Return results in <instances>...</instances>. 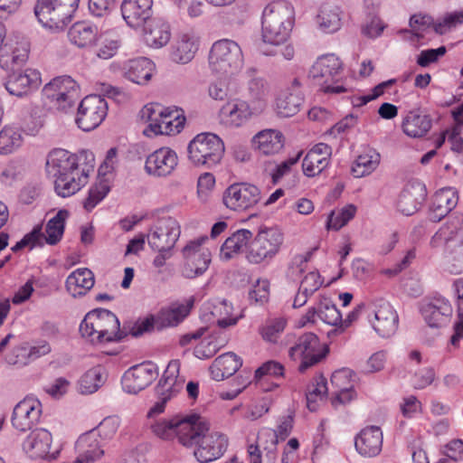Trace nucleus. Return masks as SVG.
Here are the masks:
<instances>
[{"label": "nucleus", "instance_id": "f257e3e1", "mask_svg": "<svg viewBox=\"0 0 463 463\" xmlns=\"http://www.w3.org/2000/svg\"><path fill=\"white\" fill-rule=\"evenodd\" d=\"M92 164L79 168L78 157L63 149L52 151L47 159L46 170L54 178V189L58 195L69 197L87 184Z\"/></svg>", "mask_w": 463, "mask_h": 463}, {"label": "nucleus", "instance_id": "f03ea898", "mask_svg": "<svg viewBox=\"0 0 463 463\" xmlns=\"http://www.w3.org/2000/svg\"><path fill=\"white\" fill-rule=\"evenodd\" d=\"M119 326V320L114 313L100 308L85 316L80 325V333L95 345L118 342L123 338Z\"/></svg>", "mask_w": 463, "mask_h": 463}, {"label": "nucleus", "instance_id": "7ed1b4c3", "mask_svg": "<svg viewBox=\"0 0 463 463\" xmlns=\"http://www.w3.org/2000/svg\"><path fill=\"white\" fill-rule=\"evenodd\" d=\"M293 26V9L284 1L269 4L263 10V41L279 45L286 42Z\"/></svg>", "mask_w": 463, "mask_h": 463}, {"label": "nucleus", "instance_id": "20e7f679", "mask_svg": "<svg viewBox=\"0 0 463 463\" xmlns=\"http://www.w3.org/2000/svg\"><path fill=\"white\" fill-rule=\"evenodd\" d=\"M209 424L198 415L194 416L193 430L194 439L187 449L194 448V455L200 463H209L223 455L228 447L227 438L219 432H209Z\"/></svg>", "mask_w": 463, "mask_h": 463}, {"label": "nucleus", "instance_id": "39448f33", "mask_svg": "<svg viewBox=\"0 0 463 463\" xmlns=\"http://www.w3.org/2000/svg\"><path fill=\"white\" fill-rule=\"evenodd\" d=\"M224 151L223 141L210 132L196 135L187 146L188 160L194 166L212 168L219 165Z\"/></svg>", "mask_w": 463, "mask_h": 463}, {"label": "nucleus", "instance_id": "423d86ee", "mask_svg": "<svg viewBox=\"0 0 463 463\" xmlns=\"http://www.w3.org/2000/svg\"><path fill=\"white\" fill-rule=\"evenodd\" d=\"M46 102L54 109L67 113L80 99V88L70 76H59L44 85L42 90Z\"/></svg>", "mask_w": 463, "mask_h": 463}, {"label": "nucleus", "instance_id": "0eeeda50", "mask_svg": "<svg viewBox=\"0 0 463 463\" xmlns=\"http://www.w3.org/2000/svg\"><path fill=\"white\" fill-rule=\"evenodd\" d=\"M80 0H38L34 14L50 29L62 30L71 22Z\"/></svg>", "mask_w": 463, "mask_h": 463}, {"label": "nucleus", "instance_id": "6e6552de", "mask_svg": "<svg viewBox=\"0 0 463 463\" xmlns=\"http://www.w3.org/2000/svg\"><path fill=\"white\" fill-rule=\"evenodd\" d=\"M209 64L212 71L220 75H232L243 65L241 46L230 39L215 42L210 51Z\"/></svg>", "mask_w": 463, "mask_h": 463}, {"label": "nucleus", "instance_id": "1a4fd4ad", "mask_svg": "<svg viewBox=\"0 0 463 463\" xmlns=\"http://www.w3.org/2000/svg\"><path fill=\"white\" fill-rule=\"evenodd\" d=\"M343 67L339 58L333 54L320 56L309 71V77L325 93L340 94L346 89L339 84Z\"/></svg>", "mask_w": 463, "mask_h": 463}, {"label": "nucleus", "instance_id": "9d476101", "mask_svg": "<svg viewBox=\"0 0 463 463\" xmlns=\"http://www.w3.org/2000/svg\"><path fill=\"white\" fill-rule=\"evenodd\" d=\"M140 118L149 123V130L156 135L179 133L185 118L178 109H164L159 104H147L140 111Z\"/></svg>", "mask_w": 463, "mask_h": 463}, {"label": "nucleus", "instance_id": "9b49d317", "mask_svg": "<svg viewBox=\"0 0 463 463\" xmlns=\"http://www.w3.org/2000/svg\"><path fill=\"white\" fill-rule=\"evenodd\" d=\"M283 241L284 235L279 228H260L247 255L249 261L254 264L270 261L279 253Z\"/></svg>", "mask_w": 463, "mask_h": 463}, {"label": "nucleus", "instance_id": "f8f14e48", "mask_svg": "<svg viewBox=\"0 0 463 463\" xmlns=\"http://www.w3.org/2000/svg\"><path fill=\"white\" fill-rule=\"evenodd\" d=\"M328 348L321 344L314 333L301 335L293 346L288 350V356L294 361L300 360L298 366L300 373L320 363L327 354Z\"/></svg>", "mask_w": 463, "mask_h": 463}, {"label": "nucleus", "instance_id": "ddd939ff", "mask_svg": "<svg viewBox=\"0 0 463 463\" xmlns=\"http://www.w3.org/2000/svg\"><path fill=\"white\" fill-rule=\"evenodd\" d=\"M195 415L184 418L175 417L170 420H156L150 425V429L155 436L165 441L176 439L179 444L190 445L194 434L193 430V421Z\"/></svg>", "mask_w": 463, "mask_h": 463}, {"label": "nucleus", "instance_id": "4468645a", "mask_svg": "<svg viewBox=\"0 0 463 463\" xmlns=\"http://www.w3.org/2000/svg\"><path fill=\"white\" fill-rule=\"evenodd\" d=\"M459 229L453 223L441 227L431 238L432 247H438L443 241H446V269L452 274L463 271V242L451 239L453 233Z\"/></svg>", "mask_w": 463, "mask_h": 463}, {"label": "nucleus", "instance_id": "2eb2a0df", "mask_svg": "<svg viewBox=\"0 0 463 463\" xmlns=\"http://www.w3.org/2000/svg\"><path fill=\"white\" fill-rule=\"evenodd\" d=\"M261 199L260 188L249 183L231 184L223 193L224 205L235 212H244L255 207Z\"/></svg>", "mask_w": 463, "mask_h": 463}, {"label": "nucleus", "instance_id": "dca6fc26", "mask_svg": "<svg viewBox=\"0 0 463 463\" xmlns=\"http://www.w3.org/2000/svg\"><path fill=\"white\" fill-rule=\"evenodd\" d=\"M107 112L106 100L99 95H90L80 101L75 121L83 131H90L101 124Z\"/></svg>", "mask_w": 463, "mask_h": 463}, {"label": "nucleus", "instance_id": "f3484780", "mask_svg": "<svg viewBox=\"0 0 463 463\" xmlns=\"http://www.w3.org/2000/svg\"><path fill=\"white\" fill-rule=\"evenodd\" d=\"M180 225L173 217L158 220L147 234V242L154 250H171L180 236Z\"/></svg>", "mask_w": 463, "mask_h": 463}, {"label": "nucleus", "instance_id": "a211bd4d", "mask_svg": "<svg viewBox=\"0 0 463 463\" xmlns=\"http://www.w3.org/2000/svg\"><path fill=\"white\" fill-rule=\"evenodd\" d=\"M207 240V237H201L195 241H190L183 250L185 259L182 274L186 279H194L202 276L209 267L211 262V253L208 250H202V244Z\"/></svg>", "mask_w": 463, "mask_h": 463}, {"label": "nucleus", "instance_id": "6ab92c4d", "mask_svg": "<svg viewBox=\"0 0 463 463\" xmlns=\"http://www.w3.org/2000/svg\"><path fill=\"white\" fill-rule=\"evenodd\" d=\"M157 375V366L152 362H145L134 365L123 375V390L128 393L137 394L149 386Z\"/></svg>", "mask_w": 463, "mask_h": 463}, {"label": "nucleus", "instance_id": "aec40b11", "mask_svg": "<svg viewBox=\"0 0 463 463\" xmlns=\"http://www.w3.org/2000/svg\"><path fill=\"white\" fill-rule=\"evenodd\" d=\"M42 415V404L33 397H26L14 408L11 422L13 427L25 432L36 425Z\"/></svg>", "mask_w": 463, "mask_h": 463}, {"label": "nucleus", "instance_id": "412c9836", "mask_svg": "<svg viewBox=\"0 0 463 463\" xmlns=\"http://www.w3.org/2000/svg\"><path fill=\"white\" fill-rule=\"evenodd\" d=\"M262 112L244 99H233L221 109L220 117L226 126L238 128Z\"/></svg>", "mask_w": 463, "mask_h": 463}, {"label": "nucleus", "instance_id": "4be33fe9", "mask_svg": "<svg viewBox=\"0 0 463 463\" xmlns=\"http://www.w3.org/2000/svg\"><path fill=\"white\" fill-rule=\"evenodd\" d=\"M28 55L27 40L20 35L9 36L0 49V67L7 71L21 66L27 61Z\"/></svg>", "mask_w": 463, "mask_h": 463}, {"label": "nucleus", "instance_id": "5701e85b", "mask_svg": "<svg viewBox=\"0 0 463 463\" xmlns=\"http://www.w3.org/2000/svg\"><path fill=\"white\" fill-rule=\"evenodd\" d=\"M372 314L374 320L371 321L373 329L383 337L392 335L398 328V315L392 306L384 299H377L372 304Z\"/></svg>", "mask_w": 463, "mask_h": 463}, {"label": "nucleus", "instance_id": "b1692460", "mask_svg": "<svg viewBox=\"0 0 463 463\" xmlns=\"http://www.w3.org/2000/svg\"><path fill=\"white\" fill-rule=\"evenodd\" d=\"M177 165V154L169 147H161L146 157L145 170L149 175L165 177L171 175Z\"/></svg>", "mask_w": 463, "mask_h": 463}, {"label": "nucleus", "instance_id": "393cba45", "mask_svg": "<svg viewBox=\"0 0 463 463\" xmlns=\"http://www.w3.org/2000/svg\"><path fill=\"white\" fill-rule=\"evenodd\" d=\"M153 0H124L121 13L127 24L132 28H142L153 18Z\"/></svg>", "mask_w": 463, "mask_h": 463}, {"label": "nucleus", "instance_id": "a878e982", "mask_svg": "<svg viewBox=\"0 0 463 463\" xmlns=\"http://www.w3.org/2000/svg\"><path fill=\"white\" fill-rule=\"evenodd\" d=\"M425 185L418 181L408 183L401 192L397 209L402 214L410 216L414 214L426 199Z\"/></svg>", "mask_w": 463, "mask_h": 463}, {"label": "nucleus", "instance_id": "bb28decb", "mask_svg": "<svg viewBox=\"0 0 463 463\" xmlns=\"http://www.w3.org/2000/svg\"><path fill=\"white\" fill-rule=\"evenodd\" d=\"M452 307L442 297L432 298L424 302L420 307L421 315L430 327H440L452 315Z\"/></svg>", "mask_w": 463, "mask_h": 463}, {"label": "nucleus", "instance_id": "cd10ccee", "mask_svg": "<svg viewBox=\"0 0 463 463\" xmlns=\"http://www.w3.org/2000/svg\"><path fill=\"white\" fill-rule=\"evenodd\" d=\"M41 83L40 72L27 69L24 72H14L5 82L6 90L13 96L22 98L37 89Z\"/></svg>", "mask_w": 463, "mask_h": 463}, {"label": "nucleus", "instance_id": "c85d7f7f", "mask_svg": "<svg viewBox=\"0 0 463 463\" xmlns=\"http://www.w3.org/2000/svg\"><path fill=\"white\" fill-rule=\"evenodd\" d=\"M332 155V147L319 143L314 146L306 155L302 162L303 173L308 177H314L326 169Z\"/></svg>", "mask_w": 463, "mask_h": 463}, {"label": "nucleus", "instance_id": "c756f323", "mask_svg": "<svg viewBox=\"0 0 463 463\" xmlns=\"http://www.w3.org/2000/svg\"><path fill=\"white\" fill-rule=\"evenodd\" d=\"M357 452L366 458L377 456L382 451L383 432L379 427L371 426L360 431L354 440Z\"/></svg>", "mask_w": 463, "mask_h": 463}, {"label": "nucleus", "instance_id": "7c9ffc66", "mask_svg": "<svg viewBox=\"0 0 463 463\" xmlns=\"http://www.w3.org/2000/svg\"><path fill=\"white\" fill-rule=\"evenodd\" d=\"M146 43L153 48H161L171 38L170 25L159 17H153L142 27Z\"/></svg>", "mask_w": 463, "mask_h": 463}, {"label": "nucleus", "instance_id": "2f4dec72", "mask_svg": "<svg viewBox=\"0 0 463 463\" xmlns=\"http://www.w3.org/2000/svg\"><path fill=\"white\" fill-rule=\"evenodd\" d=\"M180 363L178 360L169 362L162 378L156 385L157 395L169 396L171 399L179 392L184 383V380L179 377Z\"/></svg>", "mask_w": 463, "mask_h": 463}, {"label": "nucleus", "instance_id": "473e14b6", "mask_svg": "<svg viewBox=\"0 0 463 463\" xmlns=\"http://www.w3.org/2000/svg\"><path fill=\"white\" fill-rule=\"evenodd\" d=\"M51 443V433L45 429H36L24 439L23 449L31 458H44L49 454Z\"/></svg>", "mask_w": 463, "mask_h": 463}, {"label": "nucleus", "instance_id": "72a5a7b5", "mask_svg": "<svg viewBox=\"0 0 463 463\" xmlns=\"http://www.w3.org/2000/svg\"><path fill=\"white\" fill-rule=\"evenodd\" d=\"M242 366V359L233 352H227L216 357L209 370L215 381H223L232 376Z\"/></svg>", "mask_w": 463, "mask_h": 463}, {"label": "nucleus", "instance_id": "f704fd0d", "mask_svg": "<svg viewBox=\"0 0 463 463\" xmlns=\"http://www.w3.org/2000/svg\"><path fill=\"white\" fill-rule=\"evenodd\" d=\"M252 143L260 154L270 156L279 153L283 148L284 138L279 130L264 129L253 137Z\"/></svg>", "mask_w": 463, "mask_h": 463}, {"label": "nucleus", "instance_id": "c9c22d12", "mask_svg": "<svg viewBox=\"0 0 463 463\" xmlns=\"http://www.w3.org/2000/svg\"><path fill=\"white\" fill-rule=\"evenodd\" d=\"M154 71V62L140 57L128 61L124 67V76L134 83L146 84L153 76Z\"/></svg>", "mask_w": 463, "mask_h": 463}, {"label": "nucleus", "instance_id": "e433bc0d", "mask_svg": "<svg viewBox=\"0 0 463 463\" xmlns=\"http://www.w3.org/2000/svg\"><path fill=\"white\" fill-rule=\"evenodd\" d=\"M458 197L452 188H445L438 191L433 198L430 219L439 222L458 204Z\"/></svg>", "mask_w": 463, "mask_h": 463}, {"label": "nucleus", "instance_id": "4c0bfd02", "mask_svg": "<svg viewBox=\"0 0 463 463\" xmlns=\"http://www.w3.org/2000/svg\"><path fill=\"white\" fill-rule=\"evenodd\" d=\"M93 272L86 268L77 269L66 279V289L73 297H82L94 286Z\"/></svg>", "mask_w": 463, "mask_h": 463}, {"label": "nucleus", "instance_id": "58836bf2", "mask_svg": "<svg viewBox=\"0 0 463 463\" xmlns=\"http://www.w3.org/2000/svg\"><path fill=\"white\" fill-rule=\"evenodd\" d=\"M431 118L420 110L410 111L402 121L403 132L411 137H421L431 128Z\"/></svg>", "mask_w": 463, "mask_h": 463}, {"label": "nucleus", "instance_id": "ea45409f", "mask_svg": "<svg viewBox=\"0 0 463 463\" xmlns=\"http://www.w3.org/2000/svg\"><path fill=\"white\" fill-rule=\"evenodd\" d=\"M198 50V38L193 33L179 35L172 52L175 62L185 64L193 60Z\"/></svg>", "mask_w": 463, "mask_h": 463}, {"label": "nucleus", "instance_id": "a19ab883", "mask_svg": "<svg viewBox=\"0 0 463 463\" xmlns=\"http://www.w3.org/2000/svg\"><path fill=\"white\" fill-rule=\"evenodd\" d=\"M252 232L247 229L234 232L222 245L220 250L221 259L228 260L242 252L252 239Z\"/></svg>", "mask_w": 463, "mask_h": 463}, {"label": "nucleus", "instance_id": "79ce46f5", "mask_svg": "<svg viewBox=\"0 0 463 463\" xmlns=\"http://www.w3.org/2000/svg\"><path fill=\"white\" fill-rule=\"evenodd\" d=\"M98 27L87 23H75L68 32L70 42L79 48H87L96 43L98 39Z\"/></svg>", "mask_w": 463, "mask_h": 463}, {"label": "nucleus", "instance_id": "37998d69", "mask_svg": "<svg viewBox=\"0 0 463 463\" xmlns=\"http://www.w3.org/2000/svg\"><path fill=\"white\" fill-rule=\"evenodd\" d=\"M303 103V97L298 90H285L276 99L275 110L281 118L296 115Z\"/></svg>", "mask_w": 463, "mask_h": 463}, {"label": "nucleus", "instance_id": "c03bdc74", "mask_svg": "<svg viewBox=\"0 0 463 463\" xmlns=\"http://www.w3.org/2000/svg\"><path fill=\"white\" fill-rule=\"evenodd\" d=\"M246 95V100L263 113L268 106V83L262 78H252L248 81Z\"/></svg>", "mask_w": 463, "mask_h": 463}, {"label": "nucleus", "instance_id": "a18cd8bd", "mask_svg": "<svg viewBox=\"0 0 463 463\" xmlns=\"http://www.w3.org/2000/svg\"><path fill=\"white\" fill-rule=\"evenodd\" d=\"M188 305H173L169 307L162 308L156 315L157 330L166 327L176 326L190 313Z\"/></svg>", "mask_w": 463, "mask_h": 463}, {"label": "nucleus", "instance_id": "49530a36", "mask_svg": "<svg viewBox=\"0 0 463 463\" xmlns=\"http://www.w3.org/2000/svg\"><path fill=\"white\" fill-rule=\"evenodd\" d=\"M207 309L213 317V323H216L220 328L234 326L238 322L237 317H232V306L224 299H216L209 303Z\"/></svg>", "mask_w": 463, "mask_h": 463}, {"label": "nucleus", "instance_id": "de8ad7c7", "mask_svg": "<svg viewBox=\"0 0 463 463\" xmlns=\"http://www.w3.org/2000/svg\"><path fill=\"white\" fill-rule=\"evenodd\" d=\"M340 8L337 5H324L317 16V24L326 33L336 32L341 26Z\"/></svg>", "mask_w": 463, "mask_h": 463}, {"label": "nucleus", "instance_id": "09e8293b", "mask_svg": "<svg viewBox=\"0 0 463 463\" xmlns=\"http://www.w3.org/2000/svg\"><path fill=\"white\" fill-rule=\"evenodd\" d=\"M69 213L66 210H60L54 217L50 219L45 227V233H43V241L47 244L55 245L62 238L65 229V220Z\"/></svg>", "mask_w": 463, "mask_h": 463}, {"label": "nucleus", "instance_id": "8fccbe9b", "mask_svg": "<svg viewBox=\"0 0 463 463\" xmlns=\"http://www.w3.org/2000/svg\"><path fill=\"white\" fill-rule=\"evenodd\" d=\"M106 381L105 370L96 366L87 371L79 381V391L82 394H91L98 391Z\"/></svg>", "mask_w": 463, "mask_h": 463}, {"label": "nucleus", "instance_id": "3c124183", "mask_svg": "<svg viewBox=\"0 0 463 463\" xmlns=\"http://www.w3.org/2000/svg\"><path fill=\"white\" fill-rule=\"evenodd\" d=\"M380 163V155L374 150L357 156L352 165V174L354 177L360 178L373 172Z\"/></svg>", "mask_w": 463, "mask_h": 463}, {"label": "nucleus", "instance_id": "603ef678", "mask_svg": "<svg viewBox=\"0 0 463 463\" xmlns=\"http://www.w3.org/2000/svg\"><path fill=\"white\" fill-rule=\"evenodd\" d=\"M286 326L287 320L284 317H270L266 319L259 332L266 342L276 343L285 330Z\"/></svg>", "mask_w": 463, "mask_h": 463}, {"label": "nucleus", "instance_id": "864d4df0", "mask_svg": "<svg viewBox=\"0 0 463 463\" xmlns=\"http://www.w3.org/2000/svg\"><path fill=\"white\" fill-rule=\"evenodd\" d=\"M21 133L14 128L5 127L0 131V154H11L22 146Z\"/></svg>", "mask_w": 463, "mask_h": 463}, {"label": "nucleus", "instance_id": "5fc2aeb1", "mask_svg": "<svg viewBox=\"0 0 463 463\" xmlns=\"http://www.w3.org/2000/svg\"><path fill=\"white\" fill-rule=\"evenodd\" d=\"M326 379L323 376H318L315 382L307 387V406L310 411L317 410L318 401H322L327 393Z\"/></svg>", "mask_w": 463, "mask_h": 463}, {"label": "nucleus", "instance_id": "6e6d98bb", "mask_svg": "<svg viewBox=\"0 0 463 463\" xmlns=\"http://www.w3.org/2000/svg\"><path fill=\"white\" fill-rule=\"evenodd\" d=\"M356 213V207L353 204L346 205L339 212H331L326 222V229L338 231L352 220Z\"/></svg>", "mask_w": 463, "mask_h": 463}, {"label": "nucleus", "instance_id": "4d7b16f0", "mask_svg": "<svg viewBox=\"0 0 463 463\" xmlns=\"http://www.w3.org/2000/svg\"><path fill=\"white\" fill-rule=\"evenodd\" d=\"M463 24V8L459 11L445 14L434 24V31L438 34H444L458 25Z\"/></svg>", "mask_w": 463, "mask_h": 463}, {"label": "nucleus", "instance_id": "13d9d810", "mask_svg": "<svg viewBox=\"0 0 463 463\" xmlns=\"http://www.w3.org/2000/svg\"><path fill=\"white\" fill-rule=\"evenodd\" d=\"M319 319L324 323L337 326L342 322V315L337 307L328 300L321 301L318 304Z\"/></svg>", "mask_w": 463, "mask_h": 463}, {"label": "nucleus", "instance_id": "bf43d9fd", "mask_svg": "<svg viewBox=\"0 0 463 463\" xmlns=\"http://www.w3.org/2000/svg\"><path fill=\"white\" fill-rule=\"evenodd\" d=\"M109 187L106 182H99L91 186L89 191V195L84 201V208L87 211H91L109 193Z\"/></svg>", "mask_w": 463, "mask_h": 463}, {"label": "nucleus", "instance_id": "052dcab7", "mask_svg": "<svg viewBox=\"0 0 463 463\" xmlns=\"http://www.w3.org/2000/svg\"><path fill=\"white\" fill-rule=\"evenodd\" d=\"M120 425V420L117 416H109L105 418L96 429L98 437H100L103 440L111 439L117 433Z\"/></svg>", "mask_w": 463, "mask_h": 463}, {"label": "nucleus", "instance_id": "680f3d73", "mask_svg": "<svg viewBox=\"0 0 463 463\" xmlns=\"http://www.w3.org/2000/svg\"><path fill=\"white\" fill-rule=\"evenodd\" d=\"M43 232H42V226L37 225L35 226L33 231L24 236V238L16 242L14 246L12 247L13 252H17L24 249L26 246H30L31 248L35 246H43Z\"/></svg>", "mask_w": 463, "mask_h": 463}, {"label": "nucleus", "instance_id": "e2e57ef3", "mask_svg": "<svg viewBox=\"0 0 463 463\" xmlns=\"http://www.w3.org/2000/svg\"><path fill=\"white\" fill-rule=\"evenodd\" d=\"M435 24L436 22H433L432 17L427 14H413L410 19L412 34L418 39L423 37V32L429 27L432 26L434 28Z\"/></svg>", "mask_w": 463, "mask_h": 463}, {"label": "nucleus", "instance_id": "0e129e2a", "mask_svg": "<svg viewBox=\"0 0 463 463\" xmlns=\"http://www.w3.org/2000/svg\"><path fill=\"white\" fill-rule=\"evenodd\" d=\"M353 373L347 368H342L333 373L331 376V384L335 390H347L352 389L354 384L352 383Z\"/></svg>", "mask_w": 463, "mask_h": 463}, {"label": "nucleus", "instance_id": "69168bd1", "mask_svg": "<svg viewBox=\"0 0 463 463\" xmlns=\"http://www.w3.org/2000/svg\"><path fill=\"white\" fill-rule=\"evenodd\" d=\"M157 329L156 317L149 315L145 318L138 319L130 328L129 334L134 337H138L145 333H149Z\"/></svg>", "mask_w": 463, "mask_h": 463}, {"label": "nucleus", "instance_id": "338daca9", "mask_svg": "<svg viewBox=\"0 0 463 463\" xmlns=\"http://www.w3.org/2000/svg\"><path fill=\"white\" fill-rule=\"evenodd\" d=\"M283 371L282 364L275 361H269L256 370L255 378L260 381L264 377H279L283 375Z\"/></svg>", "mask_w": 463, "mask_h": 463}, {"label": "nucleus", "instance_id": "774afa93", "mask_svg": "<svg viewBox=\"0 0 463 463\" xmlns=\"http://www.w3.org/2000/svg\"><path fill=\"white\" fill-rule=\"evenodd\" d=\"M223 341L213 345L209 339H204L197 345L194 350V355L199 359H209L213 357L221 348Z\"/></svg>", "mask_w": 463, "mask_h": 463}]
</instances>
